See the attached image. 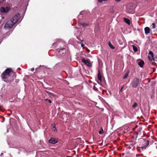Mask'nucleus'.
<instances>
[{"label": "nucleus", "mask_w": 157, "mask_h": 157, "mask_svg": "<svg viewBox=\"0 0 157 157\" xmlns=\"http://www.w3.org/2000/svg\"><path fill=\"white\" fill-rule=\"evenodd\" d=\"M12 72V71L11 68L6 69L1 75L2 78L4 79L8 78L10 76V74Z\"/></svg>", "instance_id": "f257e3e1"}, {"label": "nucleus", "mask_w": 157, "mask_h": 157, "mask_svg": "<svg viewBox=\"0 0 157 157\" xmlns=\"http://www.w3.org/2000/svg\"><path fill=\"white\" fill-rule=\"evenodd\" d=\"M140 79L136 77L133 79V80L131 83V85L132 87L136 88L140 84Z\"/></svg>", "instance_id": "f03ea898"}, {"label": "nucleus", "mask_w": 157, "mask_h": 157, "mask_svg": "<svg viewBox=\"0 0 157 157\" xmlns=\"http://www.w3.org/2000/svg\"><path fill=\"white\" fill-rule=\"evenodd\" d=\"M15 24L12 20H9L6 23L4 28L6 29H10Z\"/></svg>", "instance_id": "7ed1b4c3"}, {"label": "nucleus", "mask_w": 157, "mask_h": 157, "mask_svg": "<svg viewBox=\"0 0 157 157\" xmlns=\"http://www.w3.org/2000/svg\"><path fill=\"white\" fill-rule=\"evenodd\" d=\"M20 14L18 13L17 14L14 15L13 17L12 21L14 23V24H16L20 19Z\"/></svg>", "instance_id": "20e7f679"}, {"label": "nucleus", "mask_w": 157, "mask_h": 157, "mask_svg": "<svg viewBox=\"0 0 157 157\" xmlns=\"http://www.w3.org/2000/svg\"><path fill=\"white\" fill-rule=\"evenodd\" d=\"M82 61L89 67H91L92 66V64L91 63L89 59L86 60L84 58H82Z\"/></svg>", "instance_id": "39448f33"}, {"label": "nucleus", "mask_w": 157, "mask_h": 157, "mask_svg": "<svg viewBox=\"0 0 157 157\" xmlns=\"http://www.w3.org/2000/svg\"><path fill=\"white\" fill-rule=\"evenodd\" d=\"M143 141L144 143V144H145V145L143 146L139 147V148L141 149L142 150L144 149H145L148 145L149 143V140H146L145 139H143Z\"/></svg>", "instance_id": "423d86ee"}, {"label": "nucleus", "mask_w": 157, "mask_h": 157, "mask_svg": "<svg viewBox=\"0 0 157 157\" xmlns=\"http://www.w3.org/2000/svg\"><path fill=\"white\" fill-rule=\"evenodd\" d=\"M58 141L57 138L54 137H51L48 140V142L49 143L55 144L58 143Z\"/></svg>", "instance_id": "0eeeda50"}, {"label": "nucleus", "mask_w": 157, "mask_h": 157, "mask_svg": "<svg viewBox=\"0 0 157 157\" xmlns=\"http://www.w3.org/2000/svg\"><path fill=\"white\" fill-rule=\"evenodd\" d=\"M10 10L9 7H1L0 9V11L2 13H6Z\"/></svg>", "instance_id": "6e6552de"}, {"label": "nucleus", "mask_w": 157, "mask_h": 157, "mask_svg": "<svg viewBox=\"0 0 157 157\" xmlns=\"http://www.w3.org/2000/svg\"><path fill=\"white\" fill-rule=\"evenodd\" d=\"M153 56L154 54L151 51H149L148 57L150 60L151 61H152V60L154 61V60Z\"/></svg>", "instance_id": "1a4fd4ad"}, {"label": "nucleus", "mask_w": 157, "mask_h": 157, "mask_svg": "<svg viewBox=\"0 0 157 157\" xmlns=\"http://www.w3.org/2000/svg\"><path fill=\"white\" fill-rule=\"evenodd\" d=\"M59 52L60 55L64 56L66 53V50L64 48H61L59 50Z\"/></svg>", "instance_id": "9d476101"}, {"label": "nucleus", "mask_w": 157, "mask_h": 157, "mask_svg": "<svg viewBox=\"0 0 157 157\" xmlns=\"http://www.w3.org/2000/svg\"><path fill=\"white\" fill-rule=\"evenodd\" d=\"M46 92L48 94V95L50 97H56V96L54 94H53L50 93L47 91H46Z\"/></svg>", "instance_id": "9b49d317"}, {"label": "nucleus", "mask_w": 157, "mask_h": 157, "mask_svg": "<svg viewBox=\"0 0 157 157\" xmlns=\"http://www.w3.org/2000/svg\"><path fill=\"white\" fill-rule=\"evenodd\" d=\"M145 33L147 34L150 33V29L148 27H146L144 29Z\"/></svg>", "instance_id": "f8f14e48"}, {"label": "nucleus", "mask_w": 157, "mask_h": 157, "mask_svg": "<svg viewBox=\"0 0 157 157\" xmlns=\"http://www.w3.org/2000/svg\"><path fill=\"white\" fill-rule=\"evenodd\" d=\"M98 80L101 82L102 81L101 79V76L100 74V72L99 70L98 71Z\"/></svg>", "instance_id": "ddd939ff"}, {"label": "nucleus", "mask_w": 157, "mask_h": 157, "mask_svg": "<svg viewBox=\"0 0 157 157\" xmlns=\"http://www.w3.org/2000/svg\"><path fill=\"white\" fill-rule=\"evenodd\" d=\"M144 64V61L141 60L140 62L138 63V65L141 67H143V65Z\"/></svg>", "instance_id": "4468645a"}, {"label": "nucleus", "mask_w": 157, "mask_h": 157, "mask_svg": "<svg viewBox=\"0 0 157 157\" xmlns=\"http://www.w3.org/2000/svg\"><path fill=\"white\" fill-rule=\"evenodd\" d=\"M51 127H52V131L55 132H57V130L55 126L53 124H52L51 125Z\"/></svg>", "instance_id": "2eb2a0df"}, {"label": "nucleus", "mask_w": 157, "mask_h": 157, "mask_svg": "<svg viewBox=\"0 0 157 157\" xmlns=\"http://www.w3.org/2000/svg\"><path fill=\"white\" fill-rule=\"evenodd\" d=\"M109 46L110 47V48L113 49H115V47L110 42H109L108 43Z\"/></svg>", "instance_id": "dca6fc26"}, {"label": "nucleus", "mask_w": 157, "mask_h": 157, "mask_svg": "<svg viewBox=\"0 0 157 157\" xmlns=\"http://www.w3.org/2000/svg\"><path fill=\"white\" fill-rule=\"evenodd\" d=\"M124 21L126 23H127V24H128V25H130V20L129 19L124 18Z\"/></svg>", "instance_id": "f3484780"}, {"label": "nucleus", "mask_w": 157, "mask_h": 157, "mask_svg": "<svg viewBox=\"0 0 157 157\" xmlns=\"http://www.w3.org/2000/svg\"><path fill=\"white\" fill-rule=\"evenodd\" d=\"M132 46L134 52H137L138 51L137 48L133 45Z\"/></svg>", "instance_id": "a211bd4d"}, {"label": "nucleus", "mask_w": 157, "mask_h": 157, "mask_svg": "<svg viewBox=\"0 0 157 157\" xmlns=\"http://www.w3.org/2000/svg\"><path fill=\"white\" fill-rule=\"evenodd\" d=\"M142 130V128H139L138 130H137L138 132L137 134H141V131Z\"/></svg>", "instance_id": "6ab92c4d"}, {"label": "nucleus", "mask_w": 157, "mask_h": 157, "mask_svg": "<svg viewBox=\"0 0 157 157\" xmlns=\"http://www.w3.org/2000/svg\"><path fill=\"white\" fill-rule=\"evenodd\" d=\"M104 133V131L102 127H101L100 131H99V133L100 134H102Z\"/></svg>", "instance_id": "aec40b11"}, {"label": "nucleus", "mask_w": 157, "mask_h": 157, "mask_svg": "<svg viewBox=\"0 0 157 157\" xmlns=\"http://www.w3.org/2000/svg\"><path fill=\"white\" fill-rule=\"evenodd\" d=\"M137 106V104L136 102H134V104L132 106V107L133 108L135 109Z\"/></svg>", "instance_id": "412c9836"}, {"label": "nucleus", "mask_w": 157, "mask_h": 157, "mask_svg": "<svg viewBox=\"0 0 157 157\" xmlns=\"http://www.w3.org/2000/svg\"><path fill=\"white\" fill-rule=\"evenodd\" d=\"M81 25L84 27H85L88 25V24L87 23H82Z\"/></svg>", "instance_id": "4be33fe9"}, {"label": "nucleus", "mask_w": 157, "mask_h": 157, "mask_svg": "<svg viewBox=\"0 0 157 157\" xmlns=\"http://www.w3.org/2000/svg\"><path fill=\"white\" fill-rule=\"evenodd\" d=\"M128 73H126L124 75L123 78L124 79H125V78H127L128 77Z\"/></svg>", "instance_id": "5701e85b"}, {"label": "nucleus", "mask_w": 157, "mask_h": 157, "mask_svg": "<svg viewBox=\"0 0 157 157\" xmlns=\"http://www.w3.org/2000/svg\"><path fill=\"white\" fill-rule=\"evenodd\" d=\"M108 0H98V2L99 3H101L103 1H106Z\"/></svg>", "instance_id": "b1692460"}, {"label": "nucleus", "mask_w": 157, "mask_h": 157, "mask_svg": "<svg viewBox=\"0 0 157 157\" xmlns=\"http://www.w3.org/2000/svg\"><path fill=\"white\" fill-rule=\"evenodd\" d=\"M45 101H48V102L50 103H52V101L50 100H48V99H45Z\"/></svg>", "instance_id": "393cba45"}, {"label": "nucleus", "mask_w": 157, "mask_h": 157, "mask_svg": "<svg viewBox=\"0 0 157 157\" xmlns=\"http://www.w3.org/2000/svg\"><path fill=\"white\" fill-rule=\"evenodd\" d=\"M14 100L13 99H10L9 102H14Z\"/></svg>", "instance_id": "a878e982"}, {"label": "nucleus", "mask_w": 157, "mask_h": 157, "mask_svg": "<svg viewBox=\"0 0 157 157\" xmlns=\"http://www.w3.org/2000/svg\"><path fill=\"white\" fill-rule=\"evenodd\" d=\"M152 28L153 29L155 28V24L154 23H153L152 24Z\"/></svg>", "instance_id": "bb28decb"}, {"label": "nucleus", "mask_w": 157, "mask_h": 157, "mask_svg": "<svg viewBox=\"0 0 157 157\" xmlns=\"http://www.w3.org/2000/svg\"><path fill=\"white\" fill-rule=\"evenodd\" d=\"M78 23L79 24V25H82V22L80 21H78Z\"/></svg>", "instance_id": "cd10ccee"}, {"label": "nucleus", "mask_w": 157, "mask_h": 157, "mask_svg": "<svg viewBox=\"0 0 157 157\" xmlns=\"http://www.w3.org/2000/svg\"><path fill=\"white\" fill-rule=\"evenodd\" d=\"M124 87V86H123L121 88V90H120V91H121H121H122V89H123V88Z\"/></svg>", "instance_id": "c85d7f7f"}, {"label": "nucleus", "mask_w": 157, "mask_h": 157, "mask_svg": "<svg viewBox=\"0 0 157 157\" xmlns=\"http://www.w3.org/2000/svg\"><path fill=\"white\" fill-rule=\"evenodd\" d=\"M34 70V68H32L31 69V71H33Z\"/></svg>", "instance_id": "c756f323"}, {"label": "nucleus", "mask_w": 157, "mask_h": 157, "mask_svg": "<svg viewBox=\"0 0 157 157\" xmlns=\"http://www.w3.org/2000/svg\"><path fill=\"white\" fill-rule=\"evenodd\" d=\"M137 150H138V151H140V148H139V147H137Z\"/></svg>", "instance_id": "7c9ffc66"}, {"label": "nucleus", "mask_w": 157, "mask_h": 157, "mask_svg": "<svg viewBox=\"0 0 157 157\" xmlns=\"http://www.w3.org/2000/svg\"><path fill=\"white\" fill-rule=\"evenodd\" d=\"M136 156L137 157H139V156H140V155H139V154H137V155H136Z\"/></svg>", "instance_id": "2f4dec72"}, {"label": "nucleus", "mask_w": 157, "mask_h": 157, "mask_svg": "<svg viewBox=\"0 0 157 157\" xmlns=\"http://www.w3.org/2000/svg\"><path fill=\"white\" fill-rule=\"evenodd\" d=\"M116 1H117V2H120V1L121 0H115Z\"/></svg>", "instance_id": "473e14b6"}, {"label": "nucleus", "mask_w": 157, "mask_h": 157, "mask_svg": "<svg viewBox=\"0 0 157 157\" xmlns=\"http://www.w3.org/2000/svg\"><path fill=\"white\" fill-rule=\"evenodd\" d=\"M137 127H138V126H137V125H136V126L135 128H137Z\"/></svg>", "instance_id": "72a5a7b5"}, {"label": "nucleus", "mask_w": 157, "mask_h": 157, "mask_svg": "<svg viewBox=\"0 0 157 157\" xmlns=\"http://www.w3.org/2000/svg\"><path fill=\"white\" fill-rule=\"evenodd\" d=\"M87 51H88V52H89V51H89L88 49L87 50Z\"/></svg>", "instance_id": "f704fd0d"}, {"label": "nucleus", "mask_w": 157, "mask_h": 157, "mask_svg": "<svg viewBox=\"0 0 157 157\" xmlns=\"http://www.w3.org/2000/svg\"><path fill=\"white\" fill-rule=\"evenodd\" d=\"M37 69H38V68H36V70Z\"/></svg>", "instance_id": "c9c22d12"}, {"label": "nucleus", "mask_w": 157, "mask_h": 157, "mask_svg": "<svg viewBox=\"0 0 157 157\" xmlns=\"http://www.w3.org/2000/svg\"><path fill=\"white\" fill-rule=\"evenodd\" d=\"M82 47L83 46V44H82Z\"/></svg>", "instance_id": "e433bc0d"}]
</instances>
